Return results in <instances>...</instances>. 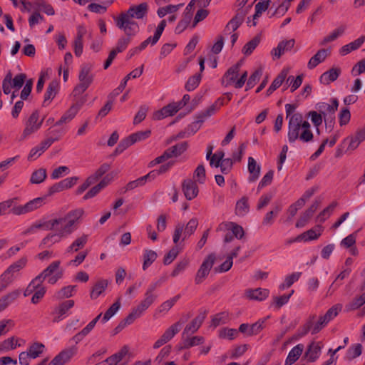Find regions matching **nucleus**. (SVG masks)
<instances>
[{"label": "nucleus", "instance_id": "1", "mask_svg": "<svg viewBox=\"0 0 365 365\" xmlns=\"http://www.w3.org/2000/svg\"><path fill=\"white\" fill-rule=\"evenodd\" d=\"M148 6L145 2L137 6H132L128 10L121 12L118 17L114 18L115 25L124 33L129 35H135L139 31V26L133 19H141L144 18L148 14Z\"/></svg>", "mask_w": 365, "mask_h": 365}, {"label": "nucleus", "instance_id": "2", "mask_svg": "<svg viewBox=\"0 0 365 365\" xmlns=\"http://www.w3.org/2000/svg\"><path fill=\"white\" fill-rule=\"evenodd\" d=\"M287 137L290 143H294L298 139L303 143H308L313 140L314 135L310 123L303 120L302 113H297L289 117Z\"/></svg>", "mask_w": 365, "mask_h": 365}, {"label": "nucleus", "instance_id": "3", "mask_svg": "<svg viewBox=\"0 0 365 365\" xmlns=\"http://www.w3.org/2000/svg\"><path fill=\"white\" fill-rule=\"evenodd\" d=\"M160 285V282L158 281L149 286L145 293L144 299L137 307H134L131 312L125 318L130 324L140 318L143 312L155 302L157 295L154 294V292Z\"/></svg>", "mask_w": 365, "mask_h": 365}, {"label": "nucleus", "instance_id": "4", "mask_svg": "<svg viewBox=\"0 0 365 365\" xmlns=\"http://www.w3.org/2000/svg\"><path fill=\"white\" fill-rule=\"evenodd\" d=\"M83 214L84 210L81 208L70 211L64 217L51 220V228H54L56 225L59 224L66 223L60 231V235L62 236L64 233L70 234L73 231L72 227L78 222Z\"/></svg>", "mask_w": 365, "mask_h": 365}, {"label": "nucleus", "instance_id": "5", "mask_svg": "<svg viewBox=\"0 0 365 365\" xmlns=\"http://www.w3.org/2000/svg\"><path fill=\"white\" fill-rule=\"evenodd\" d=\"M316 319V314L309 315L306 322L299 328V336H304L310 331L312 334H316L319 333L329 323L323 316H320L317 322Z\"/></svg>", "mask_w": 365, "mask_h": 365}, {"label": "nucleus", "instance_id": "6", "mask_svg": "<svg viewBox=\"0 0 365 365\" xmlns=\"http://www.w3.org/2000/svg\"><path fill=\"white\" fill-rule=\"evenodd\" d=\"M91 66L90 64H83L81 66L78 75L80 83L73 89L74 96L81 95L89 87L93 80V76L91 73Z\"/></svg>", "mask_w": 365, "mask_h": 365}, {"label": "nucleus", "instance_id": "7", "mask_svg": "<svg viewBox=\"0 0 365 365\" xmlns=\"http://www.w3.org/2000/svg\"><path fill=\"white\" fill-rule=\"evenodd\" d=\"M215 255L211 253L204 259L195 277L196 284H201L206 279L215 264Z\"/></svg>", "mask_w": 365, "mask_h": 365}, {"label": "nucleus", "instance_id": "8", "mask_svg": "<svg viewBox=\"0 0 365 365\" xmlns=\"http://www.w3.org/2000/svg\"><path fill=\"white\" fill-rule=\"evenodd\" d=\"M39 113L38 110L34 111L29 116L26 123V127L22 133V138H26L31 134L36 132L41 126L43 118L38 121Z\"/></svg>", "mask_w": 365, "mask_h": 365}, {"label": "nucleus", "instance_id": "9", "mask_svg": "<svg viewBox=\"0 0 365 365\" xmlns=\"http://www.w3.org/2000/svg\"><path fill=\"white\" fill-rule=\"evenodd\" d=\"M322 202V199L318 197L315 199L312 205L307 209L300 216L299 219L296 223L297 227H304L307 222L312 218L314 213L317 211Z\"/></svg>", "mask_w": 365, "mask_h": 365}, {"label": "nucleus", "instance_id": "10", "mask_svg": "<svg viewBox=\"0 0 365 365\" xmlns=\"http://www.w3.org/2000/svg\"><path fill=\"white\" fill-rule=\"evenodd\" d=\"M73 300H66L55 307L51 314L53 316V322L57 323L64 319L65 315L74 306Z\"/></svg>", "mask_w": 365, "mask_h": 365}, {"label": "nucleus", "instance_id": "11", "mask_svg": "<svg viewBox=\"0 0 365 365\" xmlns=\"http://www.w3.org/2000/svg\"><path fill=\"white\" fill-rule=\"evenodd\" d=\"M180 322H177L170 326L160 336L159 339H158L154 345V349H158L162 346L163 344H166L169 341L178 331H180Z\"/></svg>", "mask_w": 365, "mask_h": 365}, {"label": "nucleus", "instance_id": "12", "mask_svg": "<svg viewBox=\"0 0 365 365\" xmlns=\"http://www.w3.org/2000/svg\"><path fill=\"white\" fill-rule=\"evenodd\" d=\"M182 190L185 198L192 200L195 198L199 192L197 182L191 179H185L182 183Z\"/></svg>", "mask_w": 365, "mask_h": 365}, {"label": "nucleus", "instance_id": "13", "mask_svg": "<svg viewBox=\"0 0 365 365\" xmlns=\"http://www.w3.org/2000/svg\"><path fill=\"white\" fill-rule=\"evenodd\" d=\"M180 110L175 102L169 103L160 110L154 112L153 119L160 120L168 116L175 115Z\"/></svg>", "mask_w": 365, "mask_h": 365}, {"label": "nucleus", "instance_id": "14", "mask_svg": "<svg viewBox=\"0 0 365 365\" xmlns=\"http://www.w3.org/2000/svg\"><path fill=\"white\" fill-rule=\"evenodd\" d=\"M77 348L75 346L62 350L52 360L56 365H64L76 354Z\"/></svg>", "mask_w": 365, "mask_h": 365}, {"label": "nucleus", "instance_id": "15", "mask_svg": "<svg viewBox=\"0 0 365 365\" xmlns=\"http://www.w3.org/2000/svg\"><path fill=\"white\" fill-rule=\"evenodd\" d=\"M295 40L294 38L280 41L277 48L272 50L271 54L277 58H279L285 52L289 51L294 47Z\"/></svg>", "mask_w": 365, "mask_h": 365}, {"label": "nucleus", "instance_id": "16", "mask_svg": "<svg viewBox=\"0 0 365 365\" xmlns=\"http://www.w3.org/2000/svg\"><path fill=\"white\" fill-rule=\"evenodd\" d=\"M323 227L321 225H317L314 229H310L302 234L297 236L294 240L292 242L304 240V242H308L311 240H314L319 238L322 232Z\"/></svg>", "mask_w": 365, "mask_h": 365}, {"label": "nucleus", "instance_id": "17", "mask_svg": "<svg viewBox=\"0 0 365 365\" xmlns=\"http://www.w3.org/2000/svg\"><path fill=\"white\" fill-rule=\"evenodd\" d=\"M207 315V311L205 310L202 312H200L194 319L192 320V322L187 324L184 331L183 334H189V333H195L198 330V329L200 327L201 324L204 322L205 319L206 318Z\"/></svg>", "mask_w": 365, "mask_h": 365}, {"label": "nucleus", "instance_id": "18", "mask_svg": "<svg viewBox=\"0 0 365 365\" xmlns=\"http://www.w3.org/2000/svg\"><path fill=\"white\" fill-rule=\"evenodd\" d=\"M322 345L321 342H312L305 352V356L307 357L309 362L315 361L319 356Z\"/></svg>", "mask_w": 365, "mask_h": 365}, {"label": "nucleus", "instance_id": "19", "mask_svg": "<svg viewBox=\"0 0 365 365\" xmlns=\"http://www.w3.org/2000/svg\"><path fill=\"white\" fill-rule=\"evenodd\" d=\"M341 72L340 68H331L320 76L319 81L322 84L329 85L338 78Z\"/></svg>", "mask_w": 365, "mask_h": 365}, {"label": "nucleus", "instance_id": "20", "mask_svg": "<svg viewBox=\"0 0 365 365\" xmlns=\"http://www.w3.org/2000/svg\"><path fill=\"white\" fill-rule=\"evenodd\" d=\"M58 89V83L56 81H52L48 85L46 91L44 95L43 106H47L50 101L53 100L57 94Z\"/></svg>", "mask_w": 365, "mask_h": 365}, {"label": "nucleus", "instance_id": "21", "mask_svg": "<svg viewBox=\"0 0 365 365\" xmlns=\"http://www.w3.org/2000/svg\"><path fill=\"white\" fill-rule=\"evenodd\" d=\"M156 173L150 172L147 175L138 178L135 180L129 182L125 186V192L132 190L139 186L143 185L148 180H153V177Z\"/></svg>", "mask_w": 365, "mask_h": 365}, {"label": "nucleus", "instance_id": "22", "mask_svg": "<svg viewBox=\"0 0 365 365\" xmlns=\"http://www.w3.org/2000/svg\"><path fill=\"white\" fill-rule=\"evenodd\" d=\"M20 291L18 289L14 290L0 299V312L6 309L9 304L14 302L19 296Z\"/></svg>", "mask_w": 365, "mask_h": 365}, {"label": "nucleus", "instance_id": "23", "mask_svg": "<svg viewBox=\"0 0 365 365\" xmlns=\"http://www.w3.org/2000/svg\"><path fill=\"white\" fill-rule=\"evenodd\" d=\"M304 350V345L299 344L293 347L289 352L288 356L285 360V365H292L295 363L299 356L302 355Z\"/></svg>", "mask_w": 365, "mask_h": 365}, {"label": "nucleus", "instance_id": "24", "mask_svg": "<svg viewBox=\"0 0 365 365\" xmlns=\"http://www.w3.org/2000/svg\"><path fill=\"white\" fill-rule=\"evenodd\" d=\"M365 41V36H361L355 41L342 46L339 51L341 56H346L352 51H355L361 47Z\"/></svg>", "mask_w": 365, "mask_h": 365}, {"label": "nucleus", "instance_id": "25", "mask_svg": "<svg viewBox=\"0 0 365 365\" xmlns=\"http://www.w3.org/2000/svg\"><path fill=\"white\" fill-rule=\"evenodd\" d=\"M244 21V14H237L226 25L224 33L225 34H230V31H236Z\"/></svg>", "mask_w": 365, "mask_h": 365}, {"label": "nucleus", "instance_id": "26", "mask_svg": "<svg viewBox=\"0 0 365 365\" xmlns=\"http://www.w3.org/2000/svg\"><path fill=\"white\" fill-rule=\"evenodd\" d=\"M248 171L250 173L249 181H256L260 174V166L257 164L256 160L252 157L248 158Z\"/></svg>", "mask_w": 365, "mask_h": 365}, {"label": "nucleus", "instance_id": "27", "mask_svg": "<svg viewBox=\"0 0 365 365\" xmlns=\"http://www.w3.org/2000/svg\"><path fill=\"white\" fill-rule=\"evenodd\" d=\"M327 56V51L326 49L319 50L309 61L307 66L309 69L314 68L318 64L323 62Z\"/></svg>", "mask_w": 365, "mask_h": 365}, {"label": "nucleus", "instance_id": "28", "mask_svg": "<svg viewBox=\"0 0 365 365\" xmlns=\"http://www.w3.org/2000/svg\"><path fill=\"white\" fill-rule=\"evenodd\" d=\"M269 291L267 289L257 288L246 292L247 297L250 299L262 301L269 296Z\"/></svg>", "mask_w": 365, "mask_h": 365}, {"label": "nucleus", "instance_id": "29", "mask_svg": "<svg viewBox=\"0 0 365 365\" xmlns=\"http://www.w3.org/2000/svg\"><path fill=\"white\" fill-rule=\"evenodd\" d=\"M108 282L106 279L98 280L93 287L90 297L93 299H97L107 288Z\"/></svg>", "mask_w": 365, "mask_h": 365}, {"label": "nucleus", "instance_id": "30", "mask_svg": "<svg viewBox=\"0 0 365 365\" xmlns=\"http://www.w3.org/2000/svg\"><path fill=\"white\" fill-rule=\"evenodd\" d=\"M60 261H54L51 263L41 274L36 276V280L42 283L48 277L51 276L59 267Z\"/></svg>", "mask_w": 365, "mask_h": 365}, {"label": "nucleus", "instance_id": "31", "mask_svg": "<svg viewBox=\"0 0 365 365\" xmlns=\"http://www.w3.org/2000/svg\"><path fill=\"white\" fill-rule=\"evenodd\" d=\"M88 241V235H83L82 236L76 239L67 248V252H76L79 250L82 249Z\"/></svg>", "mask_w": 365, "mask_h": 365}, {"label": "nucleus", "instance_id": "32", "mask_svg": "<svg viewBox=\"0 0 365 365\" xmlns=\"http://www.w3.org/2000/svg\"><path fill=\"white\" fill-rule=\"evenodd\" d=\"M108 175H107L98 185L93 187L84 196V200L96 196L103 188H104L108 184L109 180H108Z\"/></svg>", "mask_w": 365, "mask_h": 365}, {"label": "nucleus", "instance_id": "33", "mask_svg": "<svg viewBox=\"0 0 365 365\" xmlns=\"http://www.w3.org/2000/svg\"><path fill=\"white\" fill-rule=\"evenodd\" d=\"M249 210L248 197L243 196L236 203L235 212L237 215L244 216L248 213Z\"/></svg>", "mask_w": 365, "mask_h": 365}, {"label": "nucleus", "instance_id": "34", "mask_svg": "<svg viewBox=\"0 0 365 365\" xmlns=\"http://www.w3.org/2000/svg\"><path fill=\"white\" fill-rule=\"evenodd\" d=\"M216 110L217 104L211 105L206 110L197 113L195 116V121L201 125V124L205 120V119L212 115L216 112Z\"/></svg>", "mask_w": 365, "mask_h": 365}, {"label": "nucleus", "instance_id": "35", "mask_svg": "<svg viewBox=\"0 0 365 365\" xmlns=\"http://www.w3.org/2000/svg\"><path fill=\"white\" fill-rule=\"evenodd\" d=\"M76 286L69 285L61 288L55 294V298L57 299H63L65 298H69L73 295L76 292Z\"/></svg>", "mask_w": 365, "mask_h": 365}, {"label": "nucleus", "instance_id": "36", "mask_svg": "<svg viewBox=\"0 0 365 365\" xmlns=\"http://www.w3.org/2000/svg\"><path fill=\"white\" fill-rule=\"evenodd\" d=\"M240 63L238 62L235 65L231 66L225 73L224 78L227 79V85L235 82L240 71Z\"/></svg>", "mask_w": 365, "mask_h": 365}, {"label": "nucleus", "instance_id": "37", "mask_svg": "<svg viewBox=\"0 0 365 365\" xmlns=\"http://www.w3.org/2000/svg\"><path fill=\"white\" fill-rule=\"evenodd\" d=\"M44 348L45 346L42 343L34 342L30 345L27 352L30 355V358L36 359L43 352Z\"/></svg>", "mask_w": 365, "mask_h": 365}, {"label": "nucleus", "instance_id": "38", "mask_svg": "<svg viewBox=\"0 0 365 365\" xmlns=\"http://www.w3.org/2000/svg\"><path fill=\"white\" fill-rule=\"evenodd\" d=\"M47 173L44 168H39L33 172L31 176L30 182L32 184H39L45 180Z\"/></svg>", "mask_w": 365, "mask_h": 365}, {"label": "nucleus", "instance_id": "39", "mask_svg": "<svg viewBox=\"0 0 365 365\" xmlns=\"http://www.w3.org/2000/svg\"><path fill=\"white\" fill-rule=\"evenodd\" d=\"M338 205L336 201H333L328 207L324 208L317 217V220L324 222L333 212L334 208Z\"/></svg>", "mask_w": 365, "mask_h": 365}, {"label": "nucleus", "instance_id": "40", "mask_svg": "<svg viewBox=\"0 0 365 365\" xmlns=\"http://www.w3.org/2000/svg\"><path fill=\"white\" fill-rule=\"evenodd\" d=\"M260 42V37L259 36H255L251 41L247 42L242 48V52L245 56L250 55L256 48Z\"/></svg>", "mask_w": 365, "mask_h": 365}, {"label": "nucleus", "instance_id": "41", "mask_svg": "<svg viewBox=\"0 0 365 365\" xmlns=\"http://www.w3.org/2000/svg\"><path fill=\"white\" fill-rule=\"evenodd\" d=\"M158 255L153 250H145L143 255V269L145 270L148 267H149L157 259Z\"/></svg>", "mask_w": 365, "mask_h": 365}, {"label": "nucleus", "instance_id": "42", "mask_svg": "<svg viewBox=\"0 0 365 365\" xmlns=\"http://www.w3.org/2000/svg\"><path fill=\"white\" fill-rule=\"evenodd\" d=\"M120 298L118 299V300L113 303L105 312L103 318H102V322L106 323L108 322L120 309Z\"/></svg>", "mask_w": 365, "mask_h": 365}, {"label": "nucleus", "instance_id": "43", "mask_svg": "<svg viewBox=\"0 0 365 365\" xmlns=\"http://www.w3.org/2000/svg\"><path fill=\"white\" fill-rule=\"evenodd\" d=\"M365 304V292L359 297H355L351 302H350L346 308L348 311H353L359 309Z\"/></svg>", "mask_w": 365, "mask_h": 365}, {"label": "nucleus", "instance_id": "44", "mask_svg": "<svg viewBox=\"0 0 365 365\" xmlns=\"http://www.w3.org/2000/svg\"><path fill=\"white\" fill-rule=\"evenodd\" d=\"M201 78V73L195 74L190 77L185 83V89L187 91H192L195 90L199 86Z\"/></svg>", "mask_w": 365, "mask_h": 365}, {"label": "nucleus", "instance_id": "45", "mask_svg": "<svg viewBox=\"0 0 365 365\" xmlns=\"http://www.w3.org/2000/svg\"><path fill=\"white\" fill-rule=\"evenodd\" d=\"M229 321V313L227 312H222L212 318V324L216 327L221 324H226Z\"/></svg>", "mask_w": 365, "mask_h": 365}, {"label": "nucleus", "instance_id": "46", "mask_svg": "<svg viewBox=\"0 0 365 365\" xmlns=\"http://www.w3.org/2000/svg\"><path fill=\"white\" fill-rule=\"evenodd\" d=\"M227 229L232 230V234L237 239H241L245 235L243 228L235 222L225 223Z\"/></svg>", "mask_w": 365, "mask_h": 365}, {"label": "nucleus", "instance_id": "47", "mask_svg": "<svg viewBox=\"0 0 365 365\" xmlns=\"http://www.w3.org/2000/svg\"><path fill=\"white\" fill-rule=\"evenodd\" d=\"M197 225L198 221L197 218H192L190 220L185 227L182 240L192 235L197 229Z\"/></svg>", "mask_w": 365, "mask_h": 365}, {"label": "nucleus", "instance_id": "48", "mask_svg": "<svg viewBox=\"0 0 365 365\" xmlns=\"http://www.w3.org/2000/svg\"><path fill=\"white\" fill-rule=\"evenodd\" d=\"M204 342V338L200 336H195L192 338L187 339L183 342V346L179 348V350L182 349H189L192 346L202 344Z\"/></svg>", "mask_w": 365, "mask_h": 365}, {"label": "nucleus", "instance_id": "49", "mask_svg": "<svg viewBox=\"0 0 365 365\" xmlns=\"http://www.w3.org/2000/svg\"><path fill=\"white\" fill-rule=\"evenodd\" d=\"M183 4H179L177 5H168L165 7H161L158 9L157 14L160 18L164 17L167 14H172L177 11Z\"/></svg>", "mask_w": 365, "mask_h": 365}, {"label": "nucleus", "instance_id": "50", "mask_svg": "<svg viewBox=\"0 0 365 365\" xmlns=\"http://www.w3.org/2000/svg\"><path fill=\"white\" fill-rule=\"evenodd\" d=\"M125 36L121 37L118 39L117 43V46L113 50H116L117 53H120L123 51L129 44L131 40V37L135 35H129L127 33H125Z\"/></svg>", "mask_w": 365, "mask_h": 365}, {"label": "nucleus", "instance_id": "51", "mask_svg": "<svg viewBox=\"0 0 365 365\" xmlns=\"http://www.w3.org/2000/svg\"><path fill=\"white\" fill-rule=\"evenodd\" d=\"M26 262H27L26 257H21V259H19V260H17L16 262H15L14 263L11 264L6 269V270L10 274H12L14 275V272H19V270L23 269L26 266Z\"/></svg>", "mask_w": 365, "mask_h": 365}, {"label": "nucleus", "instance_id": "52", "mask_svg": "<svg viewBox=\"0 0 365 365\" xmlns=\"http://www.w3.org/2000/svg\"><path fill=\"white\" fill-rule=\"evenodd\" d=\"M205 169L203 165H199L193 173V178L195 182L203 184L205 182Z\"/></svg>", "mask_w": 365, "mask_h": 365}, {"label": "nucleus", "instance_id": "53", "mask_svg": "<svg viewBox=\"0 0 365 365\" xmlns=\"http://www.w3.org/2000/svg\"><path fill=\"white\" fill-rule=\"evenodd\" d=\"M362 345L361 344H356L351 346L347 350L348 359H354L361 354Z\"/></svg>", "mask_w": 365, "mask_h": 365}, {"label": "nucleus", "instance_id": "54", "mask_svg": "<svg viewBox=\"0 0 365 365\" xmlns=\"http://www.w3.org/2000/svg\"><path fill=\"white\" fill-rule=\"evenodd\" d=\"M130 136L123 139L119 144L115 148L113 155H117L123 153L125 150H126L129 146L132 145L133 143L130 140Z\"/></svg>", "mask_w": 365, "mask_h": 365}, {"label": "nucleus", "instance_id": "55", "mask_svg": "<svg viewBox=\"0 0 365 365\" xmlns=\"http://www.w3.org/2000/svg\"><path fill=\"white\" fill-rule=\"evenodd\" d=\"M45 197H37L26 203L28 212L41 207L44 203Z\"/></svg>", "mask_w": 365, "mask_h": 365}, {"label": "nucleus", "instance_id": "56", "mask_svg": "<svg viewBox=\"0 0 365 365\" xmlns=\"http://www.w3.org/2000/svg\"><path fill=\"white\" fill-rule=\"evenodd\" d=\"M180 252V250L177 246L173 247L164 257L163 264L168 265L171 264L177 257Z\"/></svg>", "mask_w": 365, "mask_h": 365}, {"label": "nucleus", "instance_id": "57", "mask_svg": "<svg viewBox=\"0 0 365 365\" xmlns=\"http://www.w3.org/2000/svg\"><path fill=\"white\" fill-rule=\"evenodd\" d=\"M238 331L235 329L224 328L219 332V336L222 339L232 340L238 336Z\"/></svg>", "mask_w": 365, "mask_h": 365}, {"label": "nucleus", "instance_id": "58", "mask_svg": "<svg viewBox=\"0 0 365 365\" xmlns=\"http://www.w3.org/2000/svg\"><path fill=\"white\" fill-rule=\"evenodd\" d=\"M189 263L190 260L187 258H185L178 262L170 274L171 277H175L180 273L182 272L187 268Z\"/></svg>", "mask_w": 365, "mask_h": 365}, {"label": "nucleus", "instance_id": "59", "mask_svg": "<svg viewBox=\"0 0 365 365\" xmlns=\"http://www.w3.org/2000/svg\"><path fill=\"white\" fill-rule=\"evenodd\" d=\"M151 134L150 130H146L144 131H138L135 133L130 135V140L133 143L147 139Z\"/></svg>", "mask_w": 365, "mask_h": 365}, {"label": "nucleus", "instance_id": "60", "mask_svg": "<svg viewBox=\"0 0 365 365\" xmlns=\"http://www.w3.org/2000/svg\"><path fill=\"white\" fill-rule=\"evenodd\" d=\"M26 79V75L25 73H19L15 76L14 78H11L12 88L16 91L19 90L24 85Z\"/></svg>", "mask_w": 365, "mask_h": 365}, {"label": "nucleus", "instance_id": "61", "mask_svg": "<svg viewBox=\"0 0 365 365\" xmlns=\"http://www.w3.org/2000/svg\"><path fill=\"white\" fill-rule=\"evenodd\" d=\"M110 168V165L108 163L102 164L99 168L94 173V174L90 175L93 180L96 182L100 179L106 173H107Z\"/></svg>", "mask_w": 365, "mask_h": 365}, {"label": "nucleus", "instance_id": "62", "mask_svg": "<svg viewBox=\"0 0 365 365\" xmlns=\"http://www.w3.org/2000/svg\"><path fill=\"white\" fill-rule=\"evenodd\" d=\"M41 284H42V282L40 280H36V277L26 288V289L24 292V297H27V296L31 294L33 292H35L36 291V289H38Z\"/></svg>", "mask_w": 365, "mask_h": 365}, {"label": "nucleus", "instance_id": "63", "mask_svg": "<svg viewBox=\"0 0 365 365\" xmlns=\"http://www.w3.org/2000/svg\"><path fill=\"white\" fill-rule=\"evenodd\" d=\"M340 311L341 306L339 304H336L329 308L327 310V312L322 316L328 322H329L331 320H332L334 317H336L338 315Z\"/></svg>", "mask_w": 365, "mask_h": 365}, {"label": "nucleus", "instance_id": "64", "mask_svg": "<svg viewBox=\"0 0 365 365\" xmlns=\"http://www.w3.org/2000/svg\"><path fill=\"white\" fill-rule=\"evenodd\" d=\"M14 278V275L6 269L0 276V286L6 289L13 282Z\"/></svg>", "mask_w": 365, "mask_h": 365}]
</instances>
